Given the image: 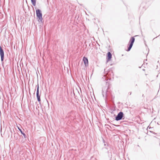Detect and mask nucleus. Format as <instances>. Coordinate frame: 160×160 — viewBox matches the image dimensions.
Returning <instances> with one entry per match:
<instances>
[{
    "instance_id": "obj_12",
    "label": "nucleus",
    "mask_w": 160,
    "mask_h": 160,
    "mask_svg": "<svg viewBox=\"0 0 160 160\" xmlns=\"http://www.w3.org/2000/svg\"><path fill=\"white\" fill-rule=\"evenodd\" d=\"M104 78H106V76H105V75H104Z\"/></svg>"
},
{
    "instance_id": "obj_3",
    "label": "nucleus",
    "mask_w": 160,
    "mask_h": 160,
    "mask_svg": "<svg viewBox=\"0 0 160 160\" xmlns=\"http://www.w3.org/2000/svg\"><path fill=\"white\" fill-rule=\"evenodd\" d=\"M123 116V114L122 112H119L116 117L115 120L117 121H119L121 120Z\"/></svg>"
},
{
    "instance_id": "obj_11",
    "label": "nucleus",
    "mask_w": 160,
    "mask_h": 160,
    "mask_svg": "<svg viewBox=\"0 0 160 160\" xmlns=\"http://www.w3.org/2000/svg\"><path fill=\"white\" fill-rule=\"evenodd\" d=\"M102 94H103V93H104V90L103 89H102Z\"/></svg>"
},
{
    "instance_id": "obj_9",
    "label": "nucleus",
    "mask_w": 160,
    "mask_h": 160,
    "mask_svg": "<svg viewBox=\"0 0 160 160\" xmlns=\"http://www.w3.org/2000/svg\"><path fill=\"white\" fill-rule=\"evenodd\" d=\"M17 127L18 129V130L21 133H22V129L18 126H17Z\"/></svg>"
},
{
    "instance_id": "obj_10",
    "label": "nucleus",
    "mask_w": 160,
    "mask_h": 160,
    "mask_svg": "<svg viewBox=\"0 0 160 160\" xmlns=\"http://www.w3.org/2000/svg\"><path fill=\"white\" fill-rule=\"evenodd\" d=\"M21 133H22V134L23 135V136L24 137V138L26 137V135L24 133H23V132H22Z\"/></svg>"
},
{
    "instance_id": "obj_8",
    "label": "nucleus",
    "mask_w": 160,
    "mask_h": 160,
    "mask_svg": "<svg viewBox=\"0 0 160 160\" xmlns=\"http://www.w3.org/2000/svg\"><path fill=\"white\" fill-rule=\"evenodd\" d=\"M31 2L34 6H35L36 4V0H31Z\"/></svg>"
},
{
    "instance_id": "obj_7",
    "label": "nucleus",
    "mask_w": 160,
    "mask_h": 160,
    "mask_svg": "<svg viewBox=\"0 0 160 160\" xmlns=\"http://www.w3.org/2000/svg\"><path fill=\"white\" fill-rule=\"evenodd\" d=\"M112 58V54L111 53L109 52H108L107 54V62H108L109 61H110L111 58Z\"/></svg>"
},
{
    "instance_id": "obj_1",
    "label": "nucleus",
    "mask_w": 160,
    "mask_h": 160,
    "mask_svg": "<svg viewBox=\"0 0 160 160\" xmlns=\"http://www.w3.org/2000/svg\"><path fill=\"white\" fill-rule=\"evenodd\" d=\"M36 13L37 17L39 18L40 21L42 22V14L41 11L39 9H37L36 11Z\"/></svg>"
},
{
    "instance_id": "obj_5",
    "label": "nucleus",
    "mask_w": 160,
    "mask_h": 160,
    "mask_svg": "<svg viewBox=\"0 0 160 160\" xmlns=\"http://www.w3.org/2000/svg\"><path fill=\"white\" fill-rule=\"evenodd\" d=\"M0 54L1 57V61H2L4 59V53L3 49L1 47L0 48Z\"/></svg>"
},
{
    "instance_id": "obj_2",
    "label": "nucleus",
    "mask_w": 160,
    "mask_h": 160,
    "mask_svg": "<svg viewBox=\"0 0 160 160\" xmlns=\"http://www.w3.org/2000/svg\"><path fill=\"white\" fill-rule=\"evenodd\" d=\"M135 41V38L133 37H132L131 38V39H130L129 42L130 43L129 46V47H128V48L127 50L128 51H129L130 49H131V48L132 47V46L133 45V43Z\"/></svg>"
},
{
    "instance_id": "obj_4",
    "label": "nucleus",
    "mask_w": 160,
    "mask_h": 160,
    "mask_svg": "<svg viewBox=\"0 0 160 160\" xmlns=\"http://www.w3.org/2000/svg\"><path fill=\"white\" fill-rule=\"evenodd\" d=\"M36 96L37 98L38 101L39 102L40 104L41 103V101L40 99V96H41V93L39 94V87L38 86L37 90V92H36Z\"/></svg>"
},
{
    "instance_id": "obj_6",
    "label": "nucleus",
    "mask_w": 160,
    "mask_h": 160,
    "mask_svg": "<svg viewBox=\"0 0 160 160\" xmlns=\"http://www.w3.org/2000/svg\"><path fill=\"white\" fill-rule=\"evenodd\" d=\"M83 61L84 63L85 66H87L88 65V60L87 58L84 57L83 59Z\"/></svg>"
}]
</instances>
